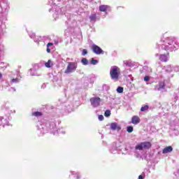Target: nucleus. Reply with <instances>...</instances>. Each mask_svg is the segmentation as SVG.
<instances>
[{
  "label": "nucleus",
  "mask_w": 179,
  "mask_h": 179,
  "mask_svg": "<svg viewBox=\"0 0 179 179\" xmlns=\"http://www.w3.org/2000/svg\"><path fill=\"white\" fill-rule=\"evenodd\" d=\"M31 115H33V117H42L43 113L41 112H34L32 113Z\"/></svg>",
  "instance_id": "nucleus-12"
},
{
  "label": "nucleus",
  "mask_w": 179,
  "mask_h": 179,
  "mask_svg": "<svg viewBox=\"0 0 179 179\" xmlns=\"http://www.w3.org/2000/svg\"><path fill=\"white\" fill-rule=\"evenodd\" d=\"M138 179H143V176H142V175H140V176H138Z\"/></svg>",
  "instance_id": "nucleus-27"
},
{
  "label": "nucleus",
  "mask_w": 179,
  "mask_h": 179,
  "mask_svg": "<svg viewBox=\"0 0 179 179\" xmlns=\"http://www.w3.org/2000/svg\"><path fill=\"white\" fill-rule=\"evenodd\" d=\"M52 62L51 60H48V62L45 63V66L46 68H51L52 67Z\"/></svg>",
  "instance_id": "nucleus-14"
},
{
  "label": "nucleus",
  "mask_w": 179,
  "mask_h": 179,
  "mask_svg": "<svg viewBox=\"0 0 179 179\" xmlns=\"http://www.w3.org/2000/svg\"><path fill=\"white\" fill-rule=\"evenodd\" d=\"M152 148V143L149 141L142 142L136 145V150H143V149L148 150Z\"/></svg>",
  "instance_id": "nucleus-2"
},
{
  "label": "nucleus",
  "mask_w": 179,
  "mask_h": 179,
  "mask_svg": "<svg viewBox=\"0 0 179 179\" xmlns=\"http://www.w3.org/2000/svg\"><path fill=\"white\" fill-rule=\"evenodd\" d=\"M171 152H173V147H171L170 145L168 146V147L164 148L162 150L163 155H166V153H171Z\"/></svg>",
  "instance_id": "nucleus-8"
},
{
  "label": "nucleus",
  "mask_w": 179,
  "mask_h": 179,
  "mask_svg": "<svg viewBox=\"0 0 179 179\" xmlns=\"http://www.w3.org/2000/svg\"><path fill=\"white\" fill-rule=\"evenodd\" d=\"M2 78V73H0V79Z\"/></svg>",
  "instance_id": "nucleus-29"
},
{
  "label": "nucleus",
  "mask_w": 179,
  "mask_h": 179,
  "mask_svg": "<svg viewBox=\"0 0 179 179\" xmlns=\"http://www.w3.org/2000/svg\"><path fill=\"white\" fill-rule=\"evenodd\" d=\"M120 75H121V71L117 66L112 67L110 71V76L112 80H118L120 79Z\"/></svg>",
  "instance_id": "nucleus-1"
},
{
  "label": "nucleus",
  "mask_w": 179,
  "mask_h": 179,
  "mask_svg": "<svg viewBox=\"0 0 179 179\" xmlns=\"http://www.w3.org/2000/svg\"><path fill=\"white\" fill-rule=\"evenodd\" d=\"M164 87H166V83L164 81L159 83L158 90H162V89H164Z\"/></svg>",
  "instance_id": "nucleus-11"
},
{
  "label": "nucleus",
  "mask_w": 179,
  "mask_h": 179,
  "mask_svg": "<svg viewBox=\"0 0 179 179\" xmlns=\"http://www.w3.org/2000/svg\"><path fill=\"white\" fill-rule=\"evenodd\" d=\"M81 62L83 65H89V60L86 58H83Z\"/></svg>",
  "instance_id": "nucleus-17"
},
{
  "label": "nucleus",
  "mask_w": 179,
  "mask_h": 179,
  "mask_svg": "<svg viewBox=\"0 0 179 179\" xmlns=\"http://www.w3.org/2000/svg\"><path fill=\"white\" fill-rule=\"evenodd\" d=\"M159 59L160 61H162V62H167L169 61V59L166 55H160Z\"/></svg>",
  "instance_id": "nucleus-10"
},
{
  "label": "nucleus",
  "mask_w": 179,
  "mask_h": 179,
  "mask_svg": "<svg viewBox=\"0 0 179 179\" xmlns=\"http://www.w3.org/2000/svg\"><path fill=\"white\" fill-rule=\"evenodd\" d=\"M167 55H170V53L168 52V53H167Z\"/></svg>",
  "instance_id": "nucleus-30"
},
{
  "label": "nucleus",
  "mask_w": 179,
  "mask_h": 179,
  "mask_svg": "<svg viewBox=\"0 0 179 179\" xmlns=\"http://www.w3.org/2000/svg\"><path fill=\"white\" fill-rule=\"evenodd\" d=\"M144 80L145 81V82H149V80H150V77H149V76H145V78H144Z\"/></svg>",
  "instance_id": "nucleus-23"
},
{
  "label": "nucleus",
  "mask_w": 179,
  "mask_h": 179,
  "mask_svg": "<svg viewBox=\"0 0 179 179\" xmlns=\"http://www.w3.org/2000/svg\"><path fill=\"white\" fill-rule=\"evenodd\" d=\"M52 45H54V43H48L47 44V49H46L47 52H48V53L51 52V49H50V47H51Z\"/></svg>",
  "instance_id": "nucleus-15"
},
{
  "label": "nucleus",
  "mask_w": 179,
  "mask_h": 179,
  "mask_svg": "<svg viewBox=\"0 0 179 179\" xmlns=\"http://www.w3.org/2000/svg\"><path fill=\"white\" fill-rule=\"evenodd\" d=\"M110 8V6L107 5H101L99 6V11L100 12H107V10Z\"/></svg>",
  "instance_id": "nucleus-9"
},
{
  "label": "nucleus",
  "mask_w": 179,
  "mask_h": 179,
  "mask_svg": "<svg viewBox=\"0 0 179 179\" xmlns=\"http://www.w3.org/2000/svg\"><path fill=\"white\" fill-rule=\"evenodd\" d=\"M117 93H123L124 92V87H118L117 88Z\"/></svg>",
  "instance_id": "nucleus-19"
},
{
  "label": "nucleus",
  "mask_w": 179,
  "mask_h": 179,
  "mask_svg": "<svg viewBox=\"0 0 179 179\" xmlns=\"http://www.w3.org/2000/svg\"><path fill=\"white\" fill-rule=\"evenodd\" d=\"M11 82H13V83H17V82H19V79L17 78H14L11 80Z\"/></svg>",
  "instance_id": "nucleus-24"
},
{
  "label": "nucleus",
  "mask_w": 179,
  "mask_h": 179,
  "mask_svg": "<svg viewBox=\"0 0 179 179\" xmlns=\"http://www.w3.org/2000/svg\"><path fill=\"white\" fill-rule=\"evenodd\" d=\"M99 62V61L94 59H92L90 64H92V65H96V64Z\"/></svg>",
  "instance_id": "nucleus-20"
},
{
  "label": "nucleus",
  "mask_w": 179,
  "mask_h": 179,
  "mask_svg": "<svg viewBox=\"0 0 179 179\" xmlns=\"http://www.w3.org/2000/svg\"><path fill=\"white\" fill-rule=\"evenodd\" d=\"M99 121H103V120H104V116H103L102 115H99Z\"/></svg>",
  "instance_id": "nucleus-26"
},
{
  "label": "nucleus",
  "mask_w": 179,
  "mask_h": 179,
  "mask_svg": "<svg viewBox=\"0 0 179 179\" xmlns=\"http://www.w3.org/2000/svg\"><path fill=\"white\" fill-rule=\"evenodd\" d=\"M92 50L94 54H96L97 55H100L101 54H104V51L101 49L100 47H99L97 45H92Z\"/></svg>",
  "instance_id": "nucleus-4"
},
{
  "label": "nucleus",
  "mask_w": 179,
  "mask_h": 179,
  "mask_svg": "<svg viewBox=\"0 0 179 179\" xmlns=\"http://www.w3.org/2000/svg\"><path fill=\"white\" fill-rule=\"evenodd\" d=\"M79 178H80V176L77 175V176H76V179H79Z\"/></svg>",
  "instance_id": "nucleus-28"
},
{
  "label": "nucleus",
  "mask_w": 179,
  "mask_h": 179,
  "mask_svg": "<svg viewBox=\"0 0 179 179\" xmlns=\"http://www.w3.org/2000/svg\"><path fill=\"white\" fill-rule=\"evenodd\" d=\"M110 129L113 131H121V127L118 125V123L113 122L110 124Z\"/></svg>",
  "instance_id": "nucleus-7"
},
{
  "label": "nucleus",
  "mask_w": 179,
  "mask_h": 179,
  "mask_svg": "<svg viewBox=\"0 0 179 179\" xmlns=\"http://www.w3.org/2000/svg\"><path fill=\"white\" fill-rule=\"evenodd\" d=\"M96 19H97V15L96 14L90 16V22H96Z\"/></svg>",
  "instance_id": "nucleus-13"
},
{
  "label": "nucleus",
  "mask_w": 179,
  "mask_h": 179,
  "mask_svg": "<svg viewBox=\"0 0 179 179\" xmlns=\"http://www.w3.org/2000/svg\"><path fill=\"white\" fill-rule=\"evenodd\" d=\"M78 68V63L76 62H69L68 66L64 71V73H72L73 71H76Z\"/></svg>",
  "instance_id": "nucleus-3"
},
{
  "label": "nucleus",
  "mask_w": 179,
  "mask_h": 179,
  "mask_svg": "<svg viewBox=\"0 0 179 179\" xmlns=\"http://www.w3.org/2000/svg\"><path fill=\"white\" fill-rule=\"evenodd\" d=\"M149 110V106L145 105L144 106H142L141 108V111H146Z\"/></svg>",
  "instance_id": "nucleus-18"
},
{
  "label": "nucleus",
  "mask_w": 179,
  "mask_h": 179,
  "mask_svg": "<svg viewBox=\"0 0 179 179\" xmlns=\"http://www.w3.org/2000/svg\"><path fill=\"white\" fill-rule=\"evenodd\" d=\"M124 65L126 66H131V62H124Z\"/></svg>",
  "instance_id": "nucleus-25"
},
{
  "label": "nucleus",
  "mask_w": 179,
  "mask_h": 179,
  "mask_svg": "<svg viewBox=\"0 0 179 179\" xmlns=\"http://www.w3.org/2000/svg\"><path fill=\"white\" fill-rule=\"evenodd\" d=\"M101 101V100L100 99V97H95V98L90 99L91 104L94 107H99V106H100Z\"/></svg>",
  "instance_id": "nucleus-5"
},
{
  "label": "nucleus",
  "mask_w": 179,
  "mask_h": 179,
  "mask_svg": "<svg viewBox=\"0 0 179 179\" xmlns=\"http://www.w3.org/2000/svg\"><path fill=\"white\" fill-rule=\"evenodd\" d=\"M141 122V117L138 115H134L131 117V124H133V125H138Z\"/></svg>",
  "instance_id": "nucleus-6"
},
{
  "label": "nucleus",
  "mask_w": 179,
  "mask_h": 179,
  "mask_svg": "<svg viewBox=\"0 0 179 179\" xmlns=\"http://www.w3.org/2000/svg\"><path fill=\"white\" fill-rule=\"evenodd\" d=\"M110 115L111 112L110 110H106L104 114L105 117H110Z\"/></svg>",
  "instance_id": "nucleus-21"
},
{
  "label": "nucleus",
  "mask_w": 179,
  "mask_h": 179,
  "mask_svg": "<svg viewBox=\"0 0 179 179\" xmlns=\"http://www.w3.org/2000/svg\"><path fill=\"white\" fill-rule=\"evenodd\" d=\"M127 131L128 132V134H131V132H134V127L132 126L127 127Z\"/></svg>",
  "instance_id": "nucleus-16"
},
{
  "label": "nucleus",
  "mask_w": 179,
  "mask_h": 179,
  "mask_svg": "<svg viewBox=\"0 0 179 179\" xmlns=\"http://www.w3.org/2000/svg\"><path fill=\"white\" fill-rule=\"evenodd\" d=\"M87 50L83 49V52H82V55H83V57H85V55H87Z\"/></svg>",
  "instance_id": "nucleus-22"
}]
</instances>
